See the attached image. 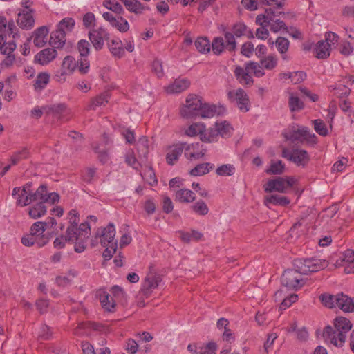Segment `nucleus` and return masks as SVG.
Listing matches in <instances>:
<instances>
[{"label": "nucleus", "mask_w": 354, "mask_h": 354, "mask_svg": "<svg viewBox=\"0 0 354 354\" xmlns=\"http://www.w3.org/2000/svg\"><path fill=\"white\" fill-rule=\"evenodd\" d=\"M328 264L327 261L317 258L296 259L294 261L295 268L286 270L281 275V284L288 289L297 290L304 285L302 274L323 270Z\"/></svg>", "instance_id": "nucleus-1"}, {"label": "nucleus", "mask_w": 354, "mask_h": 354, "mask_svg": "<svg viewBox=\"0 0 354 354\" xmlns=\"http://www.w3.org/2000/svg\"><path fill=\"white\" fill-rule=\"evenodd\" d=\"M335 329L327 326L324 328L322 336L326 342L329 341L335 346H342L346 341V334L352 328L351 322L345 317H338L335 319Z\"/></svg>", "instance_id": "nucleus-2"}, {"label": "nucleus", "mask_w": 354, "mask_h": 354, "mask_svg": "<svg viewBox=\"0 0 354 354\" xmlns=\"http://www.w3.org/2000/svg\"><path fill=\"white\" fill-rule=\"evenodd\" d=\"M32 184V182H28L24 185V196L26 195L24 199V206L28 205L32 201L37 200L50 202L52 204L59 201V194L55 192L48 194L46 185H42L38 187L35 192H32L30 189Z\"/></svg>", "instance_id": "nucleus-3"}, {"label": "nucleus", "mask_w": 354, "mask_h": 354, "mask_svg": "<svg viewBox=\"0 0 354 354\" xmlns=\"http://www.w3.org/2000/svg\"><path fill=\"white\" fill-rule=\"evenodd\" d=\"M319 299L326 307L333 308L338 307L344 312H354V297L351 298L342 292L336 295L322 294Z\"/></svg>", "instance_id": "nucleus-4"}, {"label": "nucleus", "mask_w": 354, "mask_h": 354, "mask_svg": "<svg viewBox=\"0 0 354 354\" xmlns=\"http://www.w3.org/2000/svg\"><path fill=\"white\" fill-rule=\"evenodd\" d=\"M283 135L286 140H290L292 142L295 141L303 142L305 140L313 145L317 143L316 136L311 133L308 128L303 126H293L286 129Z\"/></svg>", "instance_id": "nucleus-5"}, {"label": "nucleus", "mask_w": 354, "mask_h": 354, "mask_svg": "<svg viewBox=\"0 0 354 354\" xmlns=\"http://www.w3.org/2000/svg\"><path fill=\"white\" fill-rule=\"evenodd\" d=\"M202 98L196 95H189L180 110V115L184 118H193L198 116L202 106Z\"/></svg>", "instance_id": "nucleus-6"}, {"label": "nucleus", "mask_w": 354, "mask_h": 354, "mask_svg": "<svg viewBox=\"0 0 354 354\" xmlns=\"http://www.w3.org/2000/svg\"><path fill=\"white\" fill-rule=\"evenodd\" d=\"M268 26L272 32H287L288 27L281 17H284L288 13L283 12H276L273 8L266 9Z\"/></svg>", "instance_id": "nucleus-7"}, {"label": "nucleus", "mask_w": 354, "mask_h": 354, "mask_svg": "<svg viewBox=\"0 0 354 354\" xmlns=\"http://www.w3.org/2000/svg\"><path fill=\"white\" fill-rule=\"evenodd\" d=\"M295 183L296 180L293 177H288L286 178L278 177L268 180L266 185L265 191L269 193L274 191L285 193L287 189L292 187Z\"/></svg>", "instance_id": "nucleus-8"}, {"label": "nucleus", "mask_w": 354, "mask_h": 354, "mask_svg": "<svg viewBox=\"0 0 354 354\" xmlns=\"http://www.w3.org/2000/svg\"><path fill=\"white\" fill-rule=\"evenodd\" d=\"M90 225L88 223H82L77 227V230H75L74 238L75 251L78 253L82 252L86 249V243L90 235Z\"/></svg>", "instance_id": "nucleus-9"}, {"label": "nucleus", "mask_w": 354, "mask_h": 354, "mask_svg": "<svg viewBox=\"0 0 354 354\" xmlns=\"http://www.w3.org/2000/svg\"><path fill=\"white\" fill-rule=\"evenodd\" d=\"M227 97L231 102H235L239 109L242 112H247L250 109L249 97L245 91L238 88L235 91H230Z\"/></svg>", "instance_id": "nucleus-10"}, {"label": "nucleus", "mask_w": 354, "mask_h": 354, "mask_svg": "<svg viewBox=\"0 0 354 354\" xmlns=\"http://www.w3.org/2000/svg\"><path fill=\"white\" fill-rule=\"evenodd\" d=\"M161 281V277L156 273L154 267L151 266L149 267V270L145 277L142 288L141 289L143 295L146 297H149L151 290L156 288Z\"/></svg>", "instance_id": "nucleus-11"}, {"label": "nucleus", "mask_w": 354, "mask_h": 354, "mask_svg": "<svg viewBox=\"0 0 354 354\" xmlns=\"http://www.w3.org/2000/svg\"><path fill=\"white\" fill-rule=\"evenodd\" d=\"M88 39L94 48L98 51L103 48L104 41L108 42L109 40V34L105 28L100 27L89 31Z\"/></svg>", "instance_id": "nucleus-12"}, {"label": "nucleus", "mask_w": 354, "mask_h": 354, "mask_svg": "<svg viewBox=\"0 0 354 354\" xmlns=\"http://www.w3.org/2000/svg\"><path fill=\"white\" fill-rule=\"evenodd\" d=\"M43 109L46 115H51L57 120H68L70 118L71 111L64 104L44 106Z\"/></svg>", "instance_id": "nucleus-13"}, {"label": "nucleus", "mask_w": 354, "mask_h": 354, "mask_svg": "<svg viewBox=\"0 0 354 354\" xmlns=\"http://www.w3.org/2000/svg\"><path fill=\"white\" fill-rule=\"evenodd\" d=\"M32 0H24V29L30 30L35 26L36 11L32 7Z\"/></svg>", "instance_id": "nucleus-14"}, {"label": "nucleus", "mask_w": 354, "mask_h": 354, "mask_svg": "<svg viewBox=\"0 0 354 354\" xmlns=\"http://www.w3.org/2000/svg\"><path fill=\"white\" fill-rule=\"evenodd\" d=\"M115 236V229L113 223H109L106 227L98 230L95 237L100 238V242L104 247L109 244L114 243V238Z\"/></svg>", "instance_id": "nucleus-15"}, {"label": "nucleus", "mask_w": 354, "mask_h": 354, "mask_svg": "<svg viewBox=\"0 0 354 354\" xmlns=\"http://www.w3.org/2000/svg\"><path fill=\"white\" fill-rule=\"evenodd\" d=\"M48 33V28L46 26H42L37 28L26 40L28 42H30L33 39L34 45L38 48H41L46 43Z\"/></svg>", "instance_id": "nucleus-16"}, {"label": "nucleus", "mask_w": 354, "mask_h": 354, "mask_svg": "<svg viewBox=\"0 0 354 354\" xmlns=\"http://www.w3.org/2000/svg\"><path fill=\"white\" fill-rule=\"evenodd\" d=\"M225 112V109L223 106H217L214 104L202 102L198 116L202 118H210L215 115H223Z\"/></svg>", "instance_id": "nucleus-17"}, {"label": "nucleus", "mask_w": 354, "mask_h": 354, "mask_svg": "<svg viewBox=\"0 0 354 354\" xmlns=\"http://www.w3.org/2000/svg\"><path fill=\"white\" fill-rule=\"evenodd\" d=\"M78 212L75 209H72L68 213L69 226L67 227L66 232L65 239L68 242H74L75 230H77L79 223Z\"/></svg>", "instance_id": "nucleus-18"}, {"label": "nucleus", "mask_w": 354, "mask_h": 354, "mask_svg": "<svg viewBox=\"0 0 354 354\" xmlns=\"http://www.w3.org/2000/svg\"><path fill=\"white\" fill-rule=\"evenodd\" d=\"M185 145L186 143L183 142L178 143L168 147L166 154V161L169 165H174L177 162Z\"/></svg>", "instance_id": "nucleus-19"}, {"label": "nucleus", "mask_w": 354, "mask_h": 354, "mask_svg": "<svg viewBox=\"0 0 354 354\" xmlns=\"http://www.w3.org/2000/svg\"><path fill=\"white\" fill-rule=\"evenodd\" d=\"M57 55V50L53 48H45L35 56V62L45 65L53 61Z\"/></svg>", "instance_id": "nucleus-20"}, {"label": "nucleus", "mask_w": 354, "mask_h": 354, "mask_svg": "<svg viewBox=\"0 0 354 354\" xmlns=\"http://www.w3.org/2000/svg\"><path fill=\"white\" fill-rule=\"evenodd\" d=\"M66 43V31L57 28L50 34L49 44L54 48H62Z\"/></svg>", "instance_id": "nucleus-21"}, {"label": "nucleus", "mask_w": 354, "mask_h": 354, "mask_svg": "<svg viewBox=\"0 0 354 354\" xmlns=\"http://www.w3.org/2000/svg\"><path fill=\"white\" fill-rule=\"evenodd\" d=\"M310 160L308 152L304 149H292L290 161L293 162L298 166H305Z\"/></svg>", "instance_id": "nucleus-22"}, {"label": "nucleus", "mask_w": 354, "mask_h": 354, "mask_svg": "<svg viewBox=\"0 0 354 354\" xmlns=\"http://www.w3.org/2000/svg\"><path fill=\"white\" fill-rule=\"evenodd\" d=\"M190 82L187 79H176L166 88L168 93H179L189 88Z\"/></svg>", "instance_id": "nucleus-23"}, {"label": "nucleus", "mask_w": 354, "mask_h": 354, "mask_svg": "<svg viewBox=\"0 0 354 354\" xmlns=\"http://www.w3.org/2000/svg\"><path fill=\"white\" fill-rule=\"evenodd\" d=\"M107 46L111 55L116 58L124 57L125 51L122 47V41L119 39H112L107 42Z\"/></svg>", "instance_id": "nucleus-24"}, {"label": "nucleus", "mask_w": 354, "mask_h": 354, "mask_svg": "<svg viewBox=\"0 0 354 354\" xmlns=\"http://www.w3.org/2000/svg\"><path fill=\"white\" fill-rule=\"evenodd\" d=\"M17 27L13 21L7 23L6 17L0 16V33L12 35V37L15 38V35H17Z\"/></svg>", "instance_id": "nucleus-25"}, {"label": "nucleus", "mask_w": 354, "mask_h": 354, "mask_svg": "<svg viewBox=\"0 0 354 354\" xmlns=\"http://www.w3.org/2000/svg\"><path fill=\"white\" fill-rule=\"evenodd\" d=\"M290 203V200L286 196L272 194L265 198L264 204L270 208V205L286 206Z\"/></svg>", "instance_id": "nucleus-26"}, {"label": "nucleus", "mask_w": 354, "mask_h": 354, "mask_svg": "<svg viewBox=\"0 0 354 354\" xmlns=\"http://www.w3.org/2000/svg\"><path fill=\"white\" fill-rule=\"evenodd\" d=\"M335 267L347 266L353 267L354 266V251L351 250H346L342 255L337 260Z\"/></svg>", "instance_id": "nucleus-27"}, {"label": "nucleus", "mask_w": 354, "mask_h": 354, "mask_svg": "<svg viewBox=\"0 0 354 354\" xmlns=\"http://www.w3.org/2000/svg\"><path fill=\"white\" fill-rule=\"evenodd\" d=\"M148 142V139L146 137L143 136L140 138L136 143L138 158H140V160L144 161L147 158V155L149 153Z\"/></svg>", "instance_id": "nucleus-28"}, {"label": "nucleus", "mask_w": 354, "mask_h": 354, "mask_svg": "<svg viewBox=\"0 0 354 354\" xmlns=\"http://www.w3.org/2000/svg\"><path fill=\"white\" fill-rule=\"evenodd\" d=\"M109 95L107 92H104L93 97L87 106L88 110H95L97 106H105L108 103Z\"/></svg>", "instance_id": "nucleus-29"}, {"label": "nucleus", "mask_w": 354, "mask_h": 354, "mask_svg": "<svg viewBox=\"0 0 354 354\" xmlns=\"http://www.w3.org/2000/svg\"><path fill=\"white\" fill-rule=\"evenodd\" d=\"M234 75L239 80V83L243 85H251L253 83L252 77L248 74V72L238 66L234 70Z\"/></svg>", "instance_id": "nucleus-30"}, {"label": "nucleus", "mask_w": 354, "mask_h": 354, "mask_svg": "<svg viewBox=\"0 0 354 354\" xmlns=\"http://www.w3.org/2000/svg\"><path fill=\"white\" fill-rule=\"evenodd\" d=\"M77 67V62L72 56H66L62 62L61 76L71 73Z\"/></svg>", "instance_id": "nucleus-31"}, {"label": "nucleus", "mask_w": 354, "mask_h": 354, "mask_svg": "<svg viewBox=\"0 0 354 354\" xmlns=\"http://www.w3.org/2000/svg\"><path fill=\"white\" fill-rule=\"evenodd\" d=\"M315 51L316 57L318 59H326L330 55V44L324 40L317 42Z\"/></svg>", "instance_id": "nucleus-32"}, {"label": "nucleus", "mask_w": 354, "mask_h": 354, "mask_svg": "<svg viewBox=\"0 0 354 354\" xmlns=\"http://www.w3.org/2000/svg\"><path fill=\"white\" fill-rule=\"evenodd\" d=\"M48 203L47 201H41V202L37 203L33 207H30L28 211L30 216L32 218H39L46 213V207L44 204ZM53 205L50 202H48Z\"/></svg>", "instance_id": "nucleus-33"}, {"label": "nucleus", "mask_w": 354, "mask_h": 354, "mask_svg": "<svg viewBox=\"0 0 354 354\" xmlns=\"http://www.w3.org/2000/svg\"><path fill=\"white\" fill-rule=\"evenodd\" d=\"M194 45L197 50L202 54L208 53L211 50V44L206 37H200L195 41Z\"/></svg>", "instance_id": "nucleus-34"}, {"label": "nucleus", "mask_w": 354, "mask_h": 354, "mask_svg": "<svg viewBox=\"0 0 354 354\" xmlns=\"http://www.w3.org/2000/svg\"><path fill=\"white\" fill-rule=\"evenodd\" d=\"M215 127L217 130L218 136H221L222 138L230 137L233 129L230 124L227 121L216 122Z\"/></svg>", "instance_id": "nucleus-35"}, {"label": "nucleus", "mask_w": 354, "mask_h": 354, "mask_svg": "<svg viewBox=\"0 0 354 354\" xmlns=\"http://www.w3.org/2000/svg\"><path fill=\"white\" fill-rule=\"evenodd\" d=\"M219 136L218 134L216 127H210L209 129H204L201 133V140L205 142H216Z\"/></svg>", "instance_id": "nucleus-36"}, {"label": "nucleus", "mask_w": 354, "mask_h": 354, "mask_svg": "<svg viewBox=\"0 0 354 354\" xmlns=\"http://www.w3.org/2000/svg\"><path fill=\"white\" fill-rule=\"evenodd\" d=\"M213 168L214 165L209 162L202 163L196 165L190 171L189 174L194 176H203L207 174Z\"/></svg>", "instance_id": "nucleus-37"}, {"label": "nucleus", "mask_w": 354, "mask_h": 354, "mask_svg": "<svg viewBox=\"0 0 354 354\" xmlns=\"http://www.w3.org/2000/svg\"><path fill=\"white\" fill-rule=\"evenodd\" d=\"M176 199L183 203H190L195 199L194 193L187 189H181L176 193Z\"/></svg>", "instance_id": "nucleus-38"}, {"label": "nucleus", "mask_w": 354, "mask_h": 354, "mask_svg": "<svg viewBox=\"0 0 354 354\" xmlns=\"http://www.w3.org/2000/svg\"><path fill=\"white\" fill-rule=\"evenodd\" d=\"M100 301L103 308L107 311L111 312L115 306V303L112 298L109 297V295L106 292L99 294Z\"/></svg>", "instance_id": "nucleus-39"}, {"label": "nucleus", "mask_w": 354, "mask_h": 354, "mask_svg": "<svg viewBox=\"0 0 354 354\" xmlns=\"http://www.w3.org/2000/svg\"><path fill=\"white\" fill-rule=\"evenodd\" d=\"M285 171V165L281 160H272L270 166L266 170L268 174L280 175Z\"/></svg>", "instance_id": "nucleus-40"}, {"label": "nucleus", "mask_w": 354, "mask_h": 354, "mask_svg": "<svg viewBox=\"0 0 354 354\" xmlns=\"http://www.w3.org/2000/svg\"><path fill=\"white\" fill-rule=\"evenodd\" d=\"M275 45L277 50L282 55V58L286 59L285 53L288 51L290 41L285 37H279L275 41Z\"/></svg>", "instance_id": "nucleus-41"}, {"label": "nucleus", "mask_w": 354, "mask_h": 354, "mask_svg": "<svg viewBox=\"0 0 354 354\" xmlns=\"http://www.w3.org/2000/svg\"><path fill=\"white\" fill-rule=\"evenodd\" d=\"M49 80L50 75L47 73H39L34 84L35 89L37 91H41L44 89L48 84Z\"/></svg>", "instance_id": "nucleus-42"}, {"label": "nucleus", "mask_w": 354, "mask_h": 354, "mask_svg": "<svg viewBox=\"0 0 354 354\" xmlns=\"http://www.w3.org/2000/svg\"><path fill=\"white\" fill-rule=\"evenodd\" d=\"M236 37L232 32L226 31L224 32L225 48L230 52L236 49Z\"/></svg>", "instance_id": "nucleus-43"}, {"label": "nucleus", "mask_w": 354, "mask_h": 354, "mask_svg": "<svg viewBox=\"0 0 354 354\" xmlns=\"http://www.w3.org/2000/svg\"><path fill=\"white\" fill-rule=\"evenodd\" d=\"M211 46L215 55H221L223 52L224 48H225L224 39L221 37H215L212 42Z\"/></svg>", "instance_id": "nucleus-44"}, {"label": "nucleus", "mask_w": 354, "mask_h": 354, "mask_svg": "<svg viewBox=\"0 0 354 354\" xmlns=\"http://www.w3.org/2000/svg\"><path fill=\"white\" fill-rule=\"evenodd\" d=\"M205 125L203 123H194L187 128L185 131V134L188 136L200 135V138H201V133H203Z\"/></svg>", "instance_id": "nucleus-45"}, {"label": "nucleus", "mask_w": 354, "mask_h": 354, "mask_svg": "<svg viewBox=\"0 0 354 354\" xmlns=\"http://www.w3.org/2000/svg\"><path fill=\"white\" fill-rule=\"evenodd\" d=\"M288 104L290 107V110L292 112L298 111L304 108L303 102L297 96H295L292 93H290Z\"/></svg>", "instance_id": "nucleus-46"}, {"label": "nucleus", "mask_w": 354, "mask_h": 354, "mask_svg": "<svg viewBox=\"0 0 354 354\" xmlns=\"http://www.w3.org/2000/svg\"><path fill=\"white\" fill-rule=\"evenodd\" d=\"M104 7L117 14H122L124 9L120 3L115 1L105 0L103 3Z\"/></svg>", "instance_id": "nucleus-47"}, {"label": "nucleus", "mask_w": 354, "mask_h": 354, "mask_svg": "<svg viewBox=\"0 0 354 354\" xmlns=\"http://www.w3.org/2000/svg\"><path fill=\"white\" fill-rule=\"evenodd\" d=\"M192 210L197 214L205 216L208 214L209 209L205 203L200 200L192 206Z\"/></svg>", "instance_id": "nucleus-48"}, {"label": "nucleus", "mask_w": 354, "mask_h": 354, "mask_svg": "<svg viewBox=\"0 0 354 354\" xmlns=\"http://www.w3.org/2000/svg\"><path fill=\"white\" fill-rule=\"evenodd\" d=\"M235 171V167L230 164L223 165L218 167L216 173L218 176H232L234 174Z\"/></svg>", "instance_id": "nucleus-49"}, {"label": "nucleus", "mask_w": 354, "mask_h": 354, "mask_svg": "<svg viewBox=\"0 0 354 354\" xmlns=\"http://www.w3.org/2000/svg\"><path fill=\"white\" fill-rule=\"evenodd\" d=\"M126 8L131 12L134 13L141 12V4L137 0H122Z\"/></svg>", "instance_id": "nucleus-50"}, {"label": "nucleus", "mask_w": 354, "mask_h": 354, "mask_svg": "<svg viewBox=\"0 0 354 354\" xmlns=\"http://www.w3.org/2000/svg\"><path fill=\"white\" fill-rule=\"evenodd\" d=\"M112 26L115 27L120 32H126L129 29L128 21L122 17H118Z\"/></svg>", "instance_id": "nucleus-51"}, {"label": "nucleus", "mask_w": 354, "mask_h": 354, "mask_svg": "<svg viewBox=\"0 0 354 354\" xmlns=\"http://www.w3.org/2000/svg\"><path fill=\"white\" fill-rule=\"evenodd\" d=\"M315 131L320 136H326L328 135V129L324 121L317 119L313 121Z\"/></svg>", "instance_id": "nucleus-52"}, {"label": "nucleus", "mask_w": 354, "mask_h": 354, "mask_svg": "<svg viewBox=\"0 0 354 354\" xmlns=\"http://www.w3.org/2000/svg\"><path fill=\"white\" fill-rule=\"evenodd\" d=\"M248 27L241 22L235 24L232 27V33L236 37H240L247 34Z\"/></svg>", "instance_id": "nucleus-53"}, {"label": "nucleus", "mask_w": 354, "mask_h": 354, "mask_svg": "<svg viewBox=\"0 0 354 354\" xmlns=\"http://www.w3.org/2000/svg\"><path fill=\"white\" fill-rule=\"evenodd\" d=\"M125 162L128 165L132 167L136 170H138L140 167V163L136 158L133 151H129L127 152L125 157Z\"/></svg>", "instance_id": "nucleus-54"}, {"label": "nucleus", "mask_w": 354, "mask_h": 354, "mask_svg": "<svg viewBox=\"0 0 354 354\" xmlns=\"http://www.w3.org/2000/svg\"><path fill=\"white\" fill-rule=\"evenodd\" d=\"M75 26V20L73 18L67 17L63 19L57 25L59 29L71 31Z\"/></svg>", "instance_id": "nucleus-55"}, {"label": "nucleus", "mask_w": 354, "mask_h": 354, "mask_svg": "<svg viewBox=\"0 0 354 354\" xmlns=\"http://www.w3.org/2000/svg\"><path fill=\"white\" fill-rule=\"evenodd\" d=\"M77 48L81 57H86L90 52V44L88 41L82 39L77 44Z\"/></svg>", "instance_id": "nucleus-56"}, {"label": "nucleus", "mask_w": 354, "mask_h": 354, "mask_svg": "<svg viewBox=\"0 0 354 354\" xmlns=\"http://www.w3.org/2000/svg\"><path fill=\"white\" fill-rule=\"evenodd\" d=\"M298 299V295L296 294H291L288 297H284L280 304V310H283L290 307L293 303L296 302Z\"/></svg>", "instance_id": "nucleus-57"}, {"label": "nucleus", "mask_w": 354, "mask_h": 354, "mask_svg": "<svg viewBox=\"0 0 354 354\" xmlns=\"http://www.w3.org/2000/svg\"><path fill=\"white\" fill-rule=\"evenodd\" d=\"M16 48V44L13 41L5 42V44L2 46L0 50L2 54L7 55L8 59L11 61V54Z\"/></svg>", "instance_id": "nucleus-58"}, {"label": "nucleus", "mask_w": 354, "mask_h": 354, "mask_svg": "<svg viewBox=\"0 0 354 354\" xmlns=\"http://www.w3.org/2000/svg\"><path fill=\"white\" fill-rule=\"evenodd\" d=\"M261 66L268 70H272L277 66V59L274 56H268L261 61Z\"/></svg>", "instance_id": "nucleus-59"}, {"label": "nucleus", "mask_w": 354, "mask_h": 354, "mask_svg": "<svg viewBox=\"0 0 354 354\" xmlns=\"http://www.w3.org/2000/svg\"><path fill=\"white\" fill-rule=\"evenodd\" d=\"M45 223L43 222H35L30 228V235L39 236L45 231Z\"/></svg>", "instance_id": "nucleus-60"}, {"label": "nucleus", "mask_w": 354, "mask_h": 354, "mask_svg": "<svg viewBox=\"0 0 354 354\" xmlns=\"http://www.w3.org/2000/svg\"><path fill=\"white\" fill-rule=\"evenodd\" d=\"M53 329L46 324H43L40 328L39 337L44 340L51 339L53 336Z\"/></svg>", "instance_id": "nucleus-61"}, {"label": "nucleus", "mask_w": 354, "mask_h": 354, "mask_svg": "<svg viewBox=\"0 0 354 354\" xmlns=\"http://www.w3.org/2000/svg\"><path fill=\"white\" fill-rule=\"evenodd\" d=\"M241 3L244 8L250 11H254L258 8L257 0H241Z\"/></svg>", "instance_id": "nucleus-62"}, {"label": "nucleus", "mask_w": 354, "mask_h": 354, "mask_svg": "<svg viewBox=\"0 0 354 354\" xmlns=\"http://www.w3.org/2000/svg\"><path fill=\"white\" fill-rule=\"evenodd\" d=\"M117 250V242L112 243L106 248L103 252V257L105 260H109Z\"/></svg>", "instance_id": "nucleus-63"}, {"label": "nucleus", "mask_w": 354, "mask_h": 354, "mask_svg": "<svg viewBox=\"0 0 354 354\" xmlns=\"http://www.w3.org/2000/svg\"><path fill=\"white\" fill-rule=\"evenodd\" d=\"M95 17L92 12H87L83 17V24L86 28H88L95 24Z\"/></svg>", "instance_id": "nucleus-64"}]
</instances>
